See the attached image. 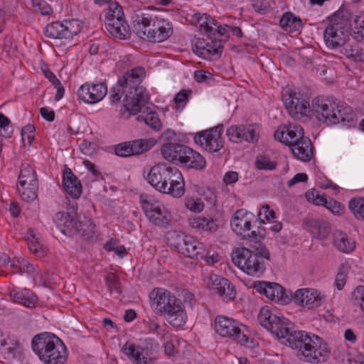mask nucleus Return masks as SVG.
Here are the masks:
<instances>
[{
	"instance_id": "f257e3e1",
	"label": "nucleus",
	"mask_w": 364,
	"mask_h": 364,
	"mask_svg": "<svg viewBox=\"0 0 364 364\" xmlns=\"http://www.w3.org/2000/svg\"><path fill=\"white\" fill-rule=\"evenodd\" d=\"M259 323L279 339L285 338L292 348H298L307 362L322 363L329 356L327 344L318 336H311L305 331H293L288 320L262 308L257 316Z\"/></svg>"
},
{
	"instance_id": "f03ea898",
	"label": "nucleus",
	"mask_w": 364,
	"mask_h": 364,
	"mask_svg": "<svg viewBox=\"0 0 364 364\" xmlns=\"http://www.w3.org/2000/svg\"><path fill=\"white\" fill-rule=\"evenodd\" d=\"M182 296L183 301L170 291L161 288L154 289L150 294V298L156 304V310L159 311L166 321L176 328L183 326L186 322L185 304L192 306L193 295L189 291H183Z\"/></svg>"
},
{
	"instance_id": "7ed1b4c3",
	"label": "nucleus",
	"mask_w": 364,
	"mask_h": 364,
	"mask_svg": "<svg viewBox=\"0 0 364 364\" xmlns=\"http://www.w3.org/2000/svg\"><path fill=\"white\" fill-rule=\"evenodd\" d=\"M270 252L259 240H250L249 247H237L231 257L233 264L252 277H259L266 269L265 261L270 260Z\"/></svg>"
},
{
	"instance_id": "20e7f679",
	"label": "nucleus",
	"mask_w": 364,
	"mask_h": 364,
	"mask_svg": "<svg viewBox=\"0 0 364 364\" xmlns=\"http://www.w3.org/2000/svg\"><path fill=\"white\" fill-rule=\"evenodd\" d=\"M144 75V69L142 67H136L127 71L119 79L120 84L128 88L123 100L124 106L127 111L133 114L141 112L149 100L146 89L139 86L141 78Z\"/></svg>"
},
{
	"instance_id": "39448f33",
	"label": "nucleus",
	"mask_w": 364,
	"mask_h": 364,
	"mask_svg": "<svg viewBox=\"0 0 364 364\" xmlns=\"http://www.w3.org/2000/svg\"><path fill=\"white\" fill-rule=\"evenodd\" d=\"M31 346L33 351L45 364H65L68 350L55 335L48 333L34 336Z\"/></svg>"
},
{
	"instance_id": "423d86ee",
	"label": "nucleus",
	"mask_w": 364,
	"mask_h": 364,
	"mask_svg": "<svg viewBox=\"0 0 364 364\" xmlns=\"http://www.w3.org/2000/svg\"><path fill=\"white\" fill-rule=\"evenodd\" d=\"M133 31L141 38L153 43L166 40L172 28L164 19L154 20L149 14L139 11L132 17Z\"/></svg>"
},
{
	"instance_id": "0eeeda50",
	"label": "nucleus",
	"mask_w": 364,
	"mask_h": 364,
	"mask_svg": "<svg viewBox=\"0 0 364 364\" xmlns=\"http://www.w3.org/2000/svg\"><path fill=\"white\" fill-rule=\"evenodd\" d=\"M350 25L347 16L336 13L326 28L323 38L326 45L332 48L343 46L349 38Z\"/></svg>"
},
{
	"instance_id": "6e6552de",
	"label": "nucleus",
	"mask_w": 364,
	"mask_h": 364,
	"mask_svg": "<svg viewBox=\"0 0 364 364\" xmlns=\"http://www.w3.org/2000/svg\"><path fill=\"white\" fill-rule=\"evenodd\" d=\"M223 132V126L218 125L210 129L197 133L194 136L196 143L200 144L205 150L210 153H219L222 155L224 141L221 136Z\"/></svg>"
},
{
	"instance_id": "1a4fd4ad",
	"label": "nucleus",
	"mask_w": 364,
	"mask_h": 364,
	"mask_svg": "<svg viewBox=\"0 0 364 364\" xmlns=\"http://www.w3.org/2000/svg\"><path fill=\"white\" fill-rule=\"evenodd\" d=\"M215 331L223 337L232 338L241 345L248 341V337L241 332L236 321L224 316H217L215 319Z\"/></svg>"
},
{
	"instance_id": "9d476101",
	"label": "nucleus",
	"mask_w": 364,
	"mask_h": 364,
	"mask_svg": "<svg viewBox=\"0 0 364 364\" xmlns=\"http://www.w3.org/2000/svg\"><path fill=\"white\" fill-rule=\"evenodd\" d=\"M80 31L77 20H65L63 22L55 21L45 28L44 33L47 37L59 39H70Z\"/></svg>"
},
{
	"instance_id": "9b49d317",
	"label": "nucleus",
	"mask_w": 364,
	"mask_h": 364,
	"mask_svg": "<svg viewBox=\"0 0 364 364\" xmlns=\"http://www.w3.org/2000/svg\"><path fill=\"white\" fill-rule=\"evenodd\" d=\"M184 180L181 173L176 168L168 166L166 178L164 181L162 193L169 194L174 197H181L185 193Z\"/></svg>"
},
{
	"instance_id": "f8f14e48",
	"label": "nucleus",
	"mask_w": 364,
	"mask_h": 364,
	"mask_svg": "<svg viewBox=\"0 0 364 364\" xmlns=\"http://www.w3.org/2000/svg\"><path fill=\"white\" fill-rule=\"evenodd\" d=\"M246 215L242 210H238L235 213L230 222L232 230L243 239H257L256 232L255 230L250 232L252 224L246 218Z\"/></svg>"
},
{
	"instance_id": "ddd939ff",
	"label": "nucleus",
	"mask_w": 364,
	"mask_h": 364,
	"mask_svg": "<svg viewBox=\"0 0 364 364\" xmlns=\"http://www.w3.org/2000/svg\"><path fill=\"white\" fill-rule=\"evenodd\" d=\"M141 203L146 216L151 223L158 226L168 224L169 219L166 213L162 211L160 204L154 202L152 198H143Z\"/></svg>"
},
{
	"instance_id": "4468645a",
	"label": "nucleus",
	"mask_w": 364,
	"mask_h": 364,
	"mask_svg": "<svg viewBox=\"0 0 364 364\" xmlns=\"http://www.w3.org/2000/svg\"><path fill=\"white\" fill-rule=\"evenodd\" d=\"M323 296L315 289H300L292 294L295 304L309 309L321 306Z\"/></svg>"
},
{
	"instance_id": "2eb2a0df",
	"label": "nucleus",
	"mask_w": 364,
	"mask_h": 364,
	"mask_svg": "<svg viewBox=\"0 0 364 364\" xmlns=\"http://www.w3.org/2000/svg\"><path fill=\"white\" fill-rule=\"evenodd\" d=\"M107 92V87L103 83H85L79 88L77 95L85 102L92 104L102 100Z\"/></svg>"
},
{
	"instance_id": "dca6fc26",
	"label": "nucleus",
	"mask_w": 364,
	"mask_h": 364,
	"mask_svg": "<svg viewBox=\"0 0 364 364\" xmlns=\"http://www.w3.org/2000/svg\"><path fill=\"white\" fill-rule=\"evenodd\" d=\"M311 112H312L311 115H315L316 118L320 122L328 124H337V120H335L336 117L334 108L330 107L323 100L317 98L314 99Z\"/></svg>"
},
{
	"instance_id": "f3484780",
	"label": "nucleus",
	"mask_w": 364,
	"mask_h": 364,
	"mask_svg": "<svg viewBox=\"0 0 364 364\" xmlns=\"http://www.w3.org/2000/svg\"><path fill=\"white\" fill-rule=\"evenodd\" d=\"M122 350L136 364L154 363L151 353H149V350L144 349L142 347L127 342L123 346Z\"/></svg>"
},
{
	"instance_id": "a211bd4d",
	"label": "nucleus",
	"mask_w": 364,
	"mask_h": 364,
	"mask_svg": "<svg viewBox=\"0 0 364 364\" xmlns=\"http://www.w3.org/2000/svg\"><path fill=\"white\" fill-rule=\"evenodd\" d=\"M304 225L314 237L319 240L326 239L331 230L327 221L311 217L304 220Z\"/></svg>"
},
{
	"instance_id": "6ab92c4d",
	"label": "nucleus",
	"mask_w": 364,
	"mask_h": 364,
	"mask_svg": "<svg viewBox=\"0 0 364 364\" xmlns=\"http://www.w3.org/2000/svg\"><path fill=\"white\" fill-rule=\"evenodd\" d=\"M189 147L178 143H166L161 147V154L165 159L173 164L183 161Z\"/></svg>"
},
{
	"instance_id": "aec40b11",
	"label": "nucleus",
	"mask_w": 364,
	"mask_h": 364,
	"mask_svg": "<svg viewBox=\"0 0 364 364\" xmlns=\"http://www.w3.org/2000/svg\"><path fill=\"white\" fill-rule=\"evenodd\" d=\"M212 282L211 290L213 293L218 294L224 298L232 300L236 295L235 287L227 279L218 275H213L210 277Z\"/></svg>"
},
{
	"instance_id": "412c9836",
	"label": "nucleus",
	"mask_w": 364,
	"mask_h": 364,
	"mask_svg": "<svg viewBox=\"0 0 364 364\" xmlns=\"http://www.w3.org/2000/svg\"><path fill=\"white\" fill-rule=\"evenodd\" d=\"M63 185L65 192L73 198H78L81 196V182L73 171L66 166L63 174Z\"/></svg>"
},
{
	"instance_id": "4be33fe9",
	"label": "nucleus",
	"mask_w": 364,
	"mask_h": 364,
	"mask_svg": "<svg viewBox=\"0 0 364 364\" xmlns=\"http://www.w3.org/2000/svg\"><path fill=\"white\" fill-rule=\"evenodd\" d=\"M284 102L286 109L292 116L298 114L303 115L310 114L311 107L308 101L301 100L295 96V94L288 93L284 97Z\"/></svg>"
},
{
	"instance_id": "5701e85b",
	"label": "nucleus",
	"mask_w": 364,
	"mask_h": 364,
	"mask_svg": "<svg viewBox=\"0 0 364 364\" xmlns=\"http://www.w3.org/2000/svg\"><path fill=\"white\" fill-rule=\"evenodd\" d=\"M168 169V166L159 164L154 166L146 176L149 183L161 193L165 191V189H163V185L164 181L166 178Z\"/></svg>"
},
{
	"instance_id": "b1692460",
	"label": "nucleus",
	"mask_w": 364,
	"mask_h": 364,
	"mask_svg": "<svg viewBox=\"0 0 364 364\" xmlns=\"http://www.w3.org/2000/svg\"><path fill=\"white\" fill-rule=\"evenodd\" d=\"M205 248L203 243L196 240L188 235L186 237L184 246L182 247L181 254L196 259L205 258Z\"/></svg>"
},
{
	"instance_id": "393cba45",
	"label": "nucleus",
	"mask_w": 364,
	"mask_h": 364,
	"mask_svg": "<svg viewBox=\"0 0 364 364\" xmlns=\"http://www.w3.org/2000/svg\"><path fill=\"white\" fill-rule=\"evenodd\" d=\"M293 154L299 159L309 161L313 156L312 144L308 137H303L290 147Z\"/></svg>"
},
{
	"instance_id": "a878e982",
	"label": "nucleus",
	"mask_w": 364,
	"mask_h": 364,
	"mask_svg": "<svg viewBox=\"0 0 364 364\" xmlns=\"http://www.w3.org/2000/svg\"><path fill=\"white\" fill-rule=\"evenodd\" d=\"M105 28L109 33L119 39H127L130 37V29L125 20H118L114 22H105Z\"/></svg>"
},
{
	"instance_id": "bb28decb",
	"label": "nucleus",
	"mask_w": 364,
	"mask_h": 364,
	"mask_svg": "<svg viewBox=\"0 0 364 364\" xmlns=\"http://www.w3.org/2000/svg\"><path fill=\"white\" fill-rule=\"evenodd\" d=\"M18 180L21 188L31 186H33V189L38 188L37 174L29 164H23L21 166Z\"/></svg>"
},
{
	"instance_id": "cd10ccee",
	"label": "nucleus",
	"mask_w": 364,
	"mask_h": 364,
	"mask_svg": "<svg viewBox=\"0 0 364 364\" xmlns=\"http://www.w3.org/2000/svg\"><path fill=\"white\" fill-rule=\"evenodd\" d=\"M281 27L287 32L299 31L303 26L299 17L295 16L291 12H286L279 21Z\"/></svg>"
},
{
	"instance_id": "c85d7f7f",
	"label": "nucleus",
	"mask_w": 364,
	"mask_h": 364,
	"mask_svg": "<svg viewBox=\"0 0 364 364\" xmlns=\"http://www.w3.org/2000/svg\"><path fill=\"white\" fill-rule=\"evenodd\" d=\"M187 154L185 155L183 161L181 164L187 168L195 169H202L205 166L204 158L198 152L189 148L187 149Z\"/></svg>"
},
{
	"instance_id": "c756f323",
	"label": "nucleus",
	"mask_w": 364,
	"mask_h": 364,
	"mask_svg": "<svg viewBox=\"0 0 364 364\" xmlns=\"http://www.w3.org/2000/svg\"><path fill=\"white\" fill-rule=\"evenodd\" d=\"M10 296L16 303L23 304L28 308L35 306L36 296L30 291L29 289H24L22 291L12 290L10 292Z\"/></svg>"
},
{
	"instance_id": "7c9ffc66",
	"label": "nucleus",
	"mask_w": 364,
	"mask_h": 364,
	"mask_svg": "<svg viewBox=\"0 0 364 364\" xmlns=\"http://www.w3.org/2000/svg\"><path fill=\"white\" fill-rule=\"evenodd\" d=\"M189 225L193 228L210 232H214L218 229L217 224L212 218H206L200 216L190 218Z\"/></svg>"
},
{
	"instance_id": "2f4dec72",
	"label": "nucleus",
	"mask_w": 364,
	"mask_h": 364,
	"mask_svg": "<svg viewBox=\"0 0 364 364\" xmlns=\"http://www.w3.org/2000/svg\"><path fill=\"white\" fill-rule=\"evenodd\" d=\"M333 245L340 252L348 253L355 249V242L350 241L346 233L339 232L334 235Z\"/></svg>"
},
{
	"instance_id": "473e14b6",
	"label": "nucleus",
	"mask_w": 364,
	"mask_h": 364,
	"mask_svg": "<svg viewBox=\"0 0 364 364\" xmlns=\"http://www.w3.org/2000/svg\"><path fill=\"white\" fill-rule=\"evenodd\" d=\"M303 137H304L303 128L300 125L290 124L285 132L284 144L291 147L292 144H296Z\"/></svg>"
},
{
	"instance_id": "72a5a7b5",
	"label": "nucleus",
	"mask_w": 364,
	"mask_h": 364,
	"mask_svg": "<svg viewBox=\"0 0 364 364\" xmlns=\"http://www.w3.org/2000/svg\"><path fill=\"white\" fill-rule=\"evenodd\" d=\"M130 142L133 156H138L149 151L156 144V141L154 138H148L138 139Z\"/></svg>"
},
{
	"instance_id": "f704fd0d",
	"label": "nucleus",
	"mask_w": 364,
	"mask_h": 364,
	"mask_svg": "<svg viewBox=\"0 0 364 364\" xmlns=\"http://www.w3.org/2000/svg\"><path fill=\"white\" fill-rule=\"evenodd\" d=\"M208 46H205L203 53H198V56L203 59H207L215 55H220L223 50L221 41H217L211 34L208 35Z\"/></svg>"
},
{
	"instance_id": "c9c22d12",
	"label": "nucleus",
	"mask_w": 364,
	"mask_h": 364,
	"mask_svg": "<svg viewBox=\"0 0 364 364\" xmlns=\"http://www.w3.org/2000/svg\"><path fill=\"white\" fill-rule=\"evenodd\" d=\"M342 53L348 58L354 61L364 63V49L359 46V44L354 42L353 44L346 45Z\"/></svg>"
},
{
	"instance_id": "e433bc0d",
	"label": "nucleus",
	"mask_w": 364,
	"mask_h": 364,
	"mask_svg": "<svg viewBox=\"0 0 364 364\" xmlns=\"http://www.w3.org/2000/svg\"><path fill=\"white\" fill-rule=\"evenodd\" d=\"M73 230L79 232L85 238H92L95 232V225L87 218H84L82 220L77 221V225Z\"/></svg>"
},
{
	"instance_id": "4c0bfd02",
	"label": "nucleus",
	"mask_w": 364,
	"mask_h": 364,
	"mask_svg": "<svg viewBox=\"0 0 364 364\" xmlns=\"http://www.w3.org/2000/svg\"><path fill=\"white\" fill-rule=\"evenodd\" d=\"M192 20L199 26L201 31L204 30L207 35L211 34L213 30V25L217 26V22L207 14H196L193 16Z\"/></svg>"
},
{
	"instance_id": "58836bf2",
	"label": "nucleus",
	"mask_w": 364,
	"mask_h": 364,
	"mask_svg": "<svg viewBox=\"0 0 364 364\" xmlns=\"http://www.w3.org/2000/svg\"><path fill=\"white\" fill-rule=\"evenodd\" d=\"M188 235H186L183 232H179L176 230L168 232L166 235V240L168 244L176 249L178 252L181 253V250H182V247L184 246V244L186 240V237Z\"/></svg>"
},
{
	"instance_id": "ea45409f",
	"label": "nucleus",
	"mask_w": 364,
	"mask_h": 364,
	"mask_svg": "<svg viewBox=\"0 0 364 364\" xmlns=\"http://www.w3.org/2000/svg\"><path fill=\"white\" fill-rule=\"evenodd\" d=\"M54 222L60 229L62 228L73 230L77 225V221L68 213L58 212L54 216Z\"/></svg>"
},
{
	"instance_id": "a19ab883",
	"label": "nucleus",
	"mask_w": 364,
	"mask_h": 364,
	"mask_svg": "<svg viewBox=\"0 0 364 364\" xmlns=\"http://www.w3.org/2000/svg\"><path fill=\"white\" fill-rule=\"evenodd\" d=\"M348 208L355 218L364 220V198H351L348 202Z\"/></svg>"
},
{
	"instance_id": "79ce46f5",
	"label": "nucleus",
	"mask_w": 364,
	"mask_h": 364,
	"mask_svg": "<svg viewBox=\"0 0 364 364\" xmlns=\"http://www.w3.org/2000/svg\"><path fill=\"white\" fill-rule=\"evenodd\" d=\"M137 121H143L146 125L154 130H159L161 127V122L158 114L155 112H150L146 115H139L136 117Z\"/></svg>"
},
{
	"instance_id": "37998d69",
	"label": "nucleus",
	"mask_w": 364,
	"mask_h": 364,
	"mask_svg": "<svg viewBox=\"0 0 364 364\" xmlns=\"http://www.w3.org/2000/svg\"><path fill=\"white\" fill-rule=\"evenodd\" d=\"M119 19L125 20L122 8L117 3L112 2L109 5V11L105 16V22H114Z\"/></svg>"
},
{
	"instance_id": "c03bdc74",
	"label": "nucleus",
	"mask_w": 364,
	"mask_h": 364,
	"mask_svg": "<svg viewBox=\"0 0 364 364\" xmlns=\"http://www.w3.org/2000/svg\"><path fill=\"white\" fill-rule=\"evenodd\" d=\"M349 270L350 267L346 264L340 266L335 279V285L338 290H341L345 286Z\"/></svg>"
},
{
	"instance_id": "a18cd8bd",
	"label": "nucleus",
	"mask_w": 364,
	"mask_h": 364,
	"mask_svg": "<svg viewBox=\"0 0 364 364\" xmlns=\"http://www.w3.org/2000/svg\"><path fill=\"white\" fill-rule=\"evenodd\" d=\"M274 295L275 299H273V301L282 304H287L292 300V293L289 292L288 294L286 289L277 283L275 284Z\"/></svg>"
},
{
	"instance_id": "49530a36",
	"label": "nucleus",
	"mask_w": 364,
	"mask_h": 364,
	"mask_svg": "<svg viewBox=\"0 0 364 364\" xmlns=\"http://www.w3.org/2000/svg\"><path fill=\"white\" fill-rule=\"evenodd\" d=\"M107 286L111 294L117 298L122 294L120 284L117 277L113 273H109L106 278Z\"/></svg>"
},
{
	"instance_id": "de8ad7c7",
	"label": "nucleus",
	"mask_w": 364,
	"mask_h": 364,
	"mask_svg": "<svg viewBox=\"0 0 364 364\" xmlns=\"http://www.w3.org/2000/svg\"><path fill=\"white\" fill-rule=\"evenodd\" d=\"M336 119L337 124L340 122H350L353 120L352 109L350 107L344 106L343 104L337 105V112H336Z\"/></svg>"
},
{
	"instance_id": "09e8293b",
	"label": "nucleus",
	"mask_w": 364,
	"mask_h": 364,
	"mask_svg": "<svg viewBox=\"0 0 364 364\" xmlns=\"http://www.w3.org/2000/svg\"><path fill=\"white\" fill-rule=\"evenodd\" d=\"M26 240L28 242V245L30 250L32 251L36 255L41 256L42 253V245L40 244L38 238L36 237V235H34L33 231L32 230H29L26 233Z\"/></svg>"
},
{
	"instance_id": "8fccbe9b",
	"label": "nucleus",
	"mask_w": 364,
	"mask_h": 364,
	"mask_svg": "<svg viewBox=\"0 0 364 364\" xmlns=\"http://www.w3.org/2000/svg\"><path fill=\"white\" fill-rule=\"evenodd\" d=\"M243 131L244 128L242 125L231 126L227 129L226 134L230 141L237 142L242 139V135L244 134Z\"/></svg>"
},
{
	"instance_id": "3c124183",
	"label": "nucleus",
	"mask_w": 364,
	"mask_h": 364,
	"mask_svg": "<svg viewBox=\"0 0 364 364\" xmlns=\"http://www.w3.org/2000/svg\"><path fill=\"white\" fill-rule=\"evenodd\" d=\"M255 166L259 170H274L277 167V163L271 161L264 156H259L255 161Z\"/></svg>"
},
{
	"instance_id": "603ef678",
	"label": "nucleus",
	"mask_w": 364,
	"mask_h": 364,
	"mask_svg": "<svg viewBox=\"0 0 364 364\" xmlns=\"http://www.w3.org/2000/svg\"><path fill=\"white\" fill-rule=\"evenodd\" d=\"M130 141L120 143L115 146L114 153L120 157H129L133 156Z\"/></svg>"
},
{
	"instance_id": "864d4df0",
	"label": "nucleus",
	"mask_w": 364,
	"mask_h": 364,
	"mask_svg": "<svg viewBox=\"0 0 364 364\" xmlns=\"http://www.w3.org/2000/svg\"><path fill=\"white\" fill-rule=\"evenodd\" d=\"M32 5L34 11L36 12L41 14L42 15L47 16L50 15L52 13V8L45 1L33 0Z\"/></svg>"
},
{
	"instance_id": "5fc2aeb1",
	"label": "nucleus",
	"mask_w": 364,
	"mask_h": 364,
	"mask_svg": "<svg viewBox=\"0 0 364 364\" xmlns=\"http://www.w3.org/2000/svg\"><path fill=\"white\" fill-rule=\"evenodd\" d=\"M21 191L18 188V192L21 193L22 199L26 202L34 200L37 198V191L38 188L33 189V186H26L21 188Z\"/></svg>"
},
{
	"instance_id": "6e6d98bb",
	"label": "nucleus",
	"mask_w": 364,
	"mask_h": 364,
	"mask_svg": "<svg viewBox=\"0 0 364 364\" xmlns=\"http://www.w3.org/2000/svg\"><path fill=\"white\" fill-rule=\"evenodd\" d=\"M10 120L2 113H0V134L2 136L10 138L13 130L9 127Z\"/></svg>"
},
{
	"instance_id": "4d7b16f0",
	"label": "nucleus",
	"mask_w": 364,
	"mask_h": 364,
	"mask_svg": "<svg viewBox=\"0 0 364 364\" xmlns=\"http://www.w3.org/2000/svg\"><path fill=\"white\" fill-rule=\"evenodd\" d=\"M35 130L36 128L34 125L31 124H27L26 126L22 128L21 134L23 143H24L26 139L28 140V145L30 146L31 144V143L34 140Z\"/></svg>"
},
{
	"instance_id": "13d9d810",
	"label": "nucleus",
	"mask_w": 364,
	"mask_h": 364,
	"mask_svg": "<svg viewBox=\"0 0 364 364\" xmlns=\"http://www.w3.org/2000/svg\"><path fill=\"white\" fill-rule=\"evenodd\" d=\"M191 91L183 90L180 91L174 97V102L177 109H182L188 100Z\"/></svg>"
},
{
	"instance_id": "bf43d9fd",
	"label": "nucleus",
	"mask_w": 364,
	"mask_h": 364,
	"mask_svg": "<svg viewBox=\"0 0 364 364\" xmlns=\"http://www.w3.org/2000/svg\"><path fill=\"white\" fill-rule=\"evenodd\" d=\"M112 92L111 101L113 103H116L120 100L121 93H125V95L127 93L128 88L124 85H121L118 80L117 86L112 88Z\"/></svg>"
},
{
	"instance_id": "052dcab7",
	"label": "nucleus",
	"mask_w": 364,
	"mask_h": 364,
	"mask_svg": "<svg viewBox=\"0 0 364 364\" xmlns=\"http://www.w3.org/2000/svg\"><path fill=\"white\" fill-rule=\"evenodd\" d=\"M244 134L242 135V139L247 141L254 143L257 141L256 129L255 125H242Z\"/></svg>"
},
{
	"instance_id": "680f3d73",
	"label": "nucleus",
	"mask_w": 364,
	"mask_h": 364,
	"mask_svg": "<svg viewBox=\"0 0 364 364\" xmlns=\"http://www.w3.org/2000/svg\"><path fill=\"white\" fill-rule=\"evenodd\" d=\"M186 206L193 212H201L204 208V203L200 199L188 198L186 201Z\"/></svg>"
},
{
	"instance_id": "e2e57ef3",
	"label": "nucleus",
	"mask_w": 364,
	"mask_h": 364,
	"mask_svg": "<svg viewBox=\"0 0 364 364\" xmlns=\"http://www.w3.org/2000/svg\"><path fill=\"white\" fill-rule=\"evenodd\" d=\"M19 272H27L28 274L33 273V279H36V276L38 274V273H35L36 269L34 266L32 264H30L27 260L23 259L22 262L19 264Z\"/></svg>"
},
{
	"instance_id": "0e129e2a",
	"label": "nucleus",
	"mask_w": 364,
	"mask_h": 364,
	"mask_svg": "<svg viewBox=\"0 0 364 364\" xmlns=\"http://www.w3.org/2000/svg\"><path fill=\"white\" fill-rule=\"evenodd\" d=\"M16 49V46L14 43L12 39L11 38H6L4 44L3 52L6 53L8 57H11L14 55Z\"/></svg>"
},
{
	"instance_id": "69168bd1",
	"label": "nucleus",
	"mask_w": 364,
	"mask_h": 364,
	"mask_svg": "<svg viewBox=\"0 0 364 364\" xmlns=\"http://www.w3.org/2000/svg\"><path fill=\"white\" fill-rule=\"evenodd\" d=\"M80 149L85 156H92L95 153V148L93 144L87 140H83L82 143L80 145Z\"/></svg>"
},
{
	"instance_id": "338daca9",
	"label": "nucleus",
	"mask_w": 364,
	"mask_h": 364,
	"mask_svg": "<svg viewBox=\"0 0 364 364\" xmlns=\"http://www.w3.org/2000/svg\"><path fill=\"white\" fill-rule=\"evenodd\" d=\"M308 176L304 173H296L291 179L287 182V186L291 187L299 182H306Z\"/></svg>"
},
{
	"instance_id": "774afa93",
	"label": "nucleus",
	"mask_w": 364,
	"mask_h": 364,
	"mask_svg": "<svg viewBox=\"0 0 364 364\" xmlns=\"http://www.w3.org/2000/svg\"><path fill=\"white\" fill-rule=\"evenodd\" d=\"M208 38L207 39H205L203 38H198L196 40V42L194 43L196 50L194 52L198 55V53H203L205 50V46H208Z\"/></svg>"
}]
</instances>
